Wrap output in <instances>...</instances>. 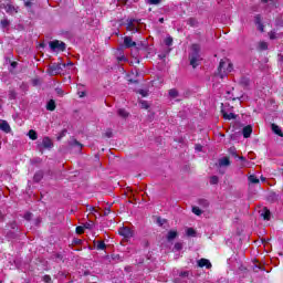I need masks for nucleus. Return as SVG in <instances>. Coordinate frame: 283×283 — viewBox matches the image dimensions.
<instances>
[{"instance_id":"obj_32","label":"nucleus","mask_w":283,"mask_h":283,"mask_svg":"<svg viewBox=\"0 0 283 283\" xmlns=\"http://www.w3.org/2000/svg\"><path fill=\"white\" fill-rule=\"evenodd\" d=\"M0 25H1L2 29L8 28V25H10V20H8V19H2V20L0 21Z\"/></svg>"},{"instance_id":"obj_15","label":"nucleus","mask_w":283,"mask_h":283,"mask_svg":"<svg viewBox=\"0 0 283 283\" xmlns=\"http://www.w3.org/2000/svg\"><path fill=\"white\" fill-rule=\"evenodd\" d=\"M134 21L135 20H130L127 23L126 30H127V32H133L134 34H136V32H138V29L136 28V24H134Z\"/></svg>"},{"instance_id":"obj_37","label":"nucleus","mask_w":283,"mask_h":283,"mask_svg":"<svg viewBox=\"0 0 283 283\" xmlns=\"http://www.w3.org/2000/svg\"><path fill=\"white\" fill-rule=\"evenodd\" d=\"M83 227H84V229H90V230H92V229H94V222H93V221L85 222V223L83 224Z\"/></svg>"},{"instance_id":"obj_34","label":"nucleus","mask_w":283,"mask_h":283,"mask_svg":"<svg viewBox=\"0 0 283 283\" xmlns=\"http://www.w3.org/2000/svg\"><path fill=\"white\" fill-rule=\"evenodd\" d=\"M17 98V91L10 90L9 91V101H14Z\"/></svg>"},{"instance_id":"obj_45","label":"nucleus","mask_w":283,"mask_h":283,"mask_svg":"<svg viewBox=\"0 0 283 283\" xmlns=\"http://www.w3.org/2000/svg\"><path fill=\"white\" fill-rule=\"evenodd\" d=\"M163 0H148V3L150 6H158L159 3H161Z\"/></svg>"},{"instance_id":"obj_58","label":"nucleus","mask_w":283,"mask_h":283,"mask_svg":"<svg viewBox=\"0 0 283 283\" xmlns=\"http://www.w3.org/2000/svg\"><path fill=\"white\" fill-rule=\"evenodd\" d=\"M254 271H255V273H258V271H264V269H262V266H255Z\"/></svg>"},{"instance_id":"obj_8","label":"nucleus","mask_w":283,"mask_h":283,"mask_svg":"<svg viewBox=\"0 0 283 283\" xmlns=\"http://www.w3.org/2000/svg\"><path fill=\"white\" fill-rule=\"evenodd\" d=\"M198 266L200 268V269H211V261H209V259H200L199 261H198Z\"/></svg>"},{"instance_id":"obj_14","label":"nucleus","mask_w":283,"mask_h":283,"mask_svg":"<svg viewBox=\"0 0 283 283\" xmlns=\"http://www.w3.org/2000/svg\"><path fill=\"white\" fill-rule=\"evenodd\" d=\"M94 245L97 251H105V249H107L105 241H94Z\"/></svg>"},{"instance_id":"obj_63","label":"nucleus","mask_w":283,"mask_h":283,"mask_svg":"<svg viewBox=\"0 0 283 283\" xmlns=\"http://www.w3.org/2000/svg\"><path fill=\"white\" fill-rule=\"evenodd\" d=\"M67 65H74V63H72V62H69V63H65V67H67Z\"/></svg>"},{"instance_id":"obj_12","label":"nucleus","mask_w":283,"mask_h":283,"mask_svg":"<svg viewBox=\"0 0 283 283\" xmlns=\"http://www.w3.org/2000/svg\"><path fill=\"white\" fill-rule=\"evenodd\" d=\"M271 129H272L273 134H275L276 136H280V138H283L282 128H280L277 126V124H271Z\"/></svg>"},{"instance_id":"obj_39","label":"nucleus","mask_w":283,"mask_h":283,"mask_svg":"<svg viewBox=\"0 0 283 283\" xmlns=\"http://www.w3.org/2000/svg\"><path fill=\"white\" fill-rule=\"evenodd\" d=\"M192 213H195V216H202V210L198 207H192Z\"/></svg>"},{"instance_id":"obj_19","label":"nucleus","mask_w":283,"mask_h":283,"mask_svg":"<svg viewBox=\"0 0 283 283\" xmlns=\"http://www.w3.org/2000/svg\"><path fill=\"white\" fill-rule=\"evenodd\" d=\"M48 112H54L56 109V102L54 99H50L46 104Z\"/></svg>"},{"instance_id":"obj_51","label":"nucleus","mask_w":283,"mask_h":283,"mask_svg":"<svg viewBox=\"0 0 283 283\" xmlns=\"http://www.w3.org/2000/svg\"><path fill=\"white\" fill-rule=\"evenodd\" d=\"M180 277H189V272L188 271H184V272H180Z\"/></svg>"},{"instance_id":"obj_33","label":"nucleus","mask_w":283,"mask_h":283,"mask_svg":"<svg viewBox=\"0 0 283 283\" xmlns=\"http://www.w3.org/2000/svg\"><path fill=\"white\" fill-rule=\"evenodd\" d=\"M186 233L189 238H195L196 230L193 228H188Z\"/></svg>"},{"instance_id":"obj_46","label":"nucleus","mask_w":283,"mask_h":283,"mask_svg":"<svg viewBox=\"0 0 283 283\" xmlns=\"http://www.w3.org/2000/svg\"><path fill=\"white\" fill-rule=\"evenodd\" d=\"M43 282H45V283L52 282V276L45 274V275L43 276Z\"/></svg>"},{"instance_id":"obj_55","label":"nucleus","mask_w":283,"mask_h":283,"mask_svg":"<svg viewBox=\"0 0 283 283\" xmlns=\"http://www.w3.org/2000/svg\"><path fill=\"white\" fill-rule=\"evenodd\" d=\"M86 207H87V211H90L91 213H94V211H96V208L92 206H86Z\"/></svg>"},{"instance_id":"obj_50","label":"nucleus","mask_w":283,"mask_h":283,"mask_svg":"<svg viewBox=\"0 0 283 283\" xmlns=\"http://www.w3.org/2000/svg\"><path fill=\"white\" fill-rule=\"evenodd\" d=\"M139 94H140L144 98L149 95V93H147V91H145V90H140V91H139Z\"/></svg>"},{"instance_id":"obj_13","label":"nucleus","mask_w":283,"mask_h":283,"mask_svg":"<svg viewBox=\"0 0 283 283\" xmlns=\"http://www.w3.org/2000/svg\"><path fill=\"white\" fill-rule=\"evenodd\" d=\"M219 167H231V159L229 157H222L219 159Z\"/></svg>"},{"instance_id":"obj_43","label":"nucleus","mask_w":283,"mask_h":283,"mask_svg":"<svg viewBox=\"0 0 283 283\" xmlns=\"http://www.w3.org/2000/svg\"><path fill=\"white\" fill-rule=\"evenodd\" d=\"M140 105H142V109H149V104L147 103V101H142Z\"/></svg>"},{"instance_id":"obj_61","label":"nucleus","mask_w":283,"mask_h":283,"mask_svg":"<svg viewBox=\"0 0 283 283\" xmlns=\"http://www.w3.org/2000/svg\"><path fill=\"white\" fill-rule=\"evenodd\" d=\"M118 61H127V57L126 56H120V57H118Z\"/></svg>"},{"instance_id":"obj_35","label":"nucleus","mask_w":283,"mask_h":283,"mask_svg":"<svg viewBox=\"0 0 283 283\" xmlns=\"http://www.w3.org/2000/svg\"><path fill=\"white\" fill-rule=\"evenodd\" d=\"M66 135H67V129H63L62 132L59 133L57 140L65 138Z\"/></svg>"},{"instance_id":"obj_17","label":"nucleus","mask_w":283,"mask_h":283,"mask_svg":"<svg viewBox=\"0 0 283 283\" xmlns=\"http://www.w3.org/2000/svg\"><path fill=\"white\" fill-rule=\"evenodd\" d=\"M261 218H263V220H271V210H269V208L264 207L261 213Z\"/></svg>"},{"instance_id":"obj_52","label":"nucleus","mask_w":283,"mask_h":283,"mask_svg":"<svg viewBox=\"0 0 283 283\" xmlns=\"http://www.w3.org/2000/svg\"><path fill=\"white\" fill-rule=\"evenodd\" d=\"M241 84L242 85H249V78H247V77H243L242 80H241Z\"/></svg>"},{"instance_id":"obj_3","label":"nucleus","mask_w":283,"mask_h":283,"mask_svg":"<svg viewBox=\"0 0 283 283\" xmlns=\"http://www.w3.org/2000/svg\"><path fill=\"white\" fill-rule=\"evenodd\" d=\"M53 147L54 143H52V139L48 136L42 139L41 144H38V149L41 151V154H43L42 149H52Z\"/></svg>"},{"instance_id":"obj_22","label":"nucleus","mask_w":283,"mask_h":283,"mask_svg":"<svg viewBox=\"0 0 283 283\" xmlns=\"http://www.w3.org/2000/svg\"><path fill=\"white\" fill-rule=\"evenodd\" d=\"M33 180L35 182H41V180H43V171L35 172L34 176H33Z\"/></svg>"},{"instance_id":"obj_4","label":"nucleus","mask_w":283,"mask_h":283,"mask_svg":"<svg viewBox=\"0 0 283 283\" xmlns=\"http://www.w3.org/2000/svg\"><path fill=\"white\" fill-rule=\"evenodd\" d=\"M224 65H227V62H224V60H221L218 66V73L222 74V70H223V74H229L230 72H233V64L229 63L227 69H224Z\"/></svg>"},{"instance_id":"obj_1","label":"nucleus","mask_w":283,"mask_h":283,"mask_svg":"<svg viewBox=\"0 0 283 283\" xmlns=\"http://www.w3.org/2000/svg\"><path fill=\"white\" fill-rule=\"evenodd\" d=\"M65 63H52L51 65H49L48 67V74H50V76H56V74H61L63 72V67H65Z\"/></svg>"},{"instance_id":"obj_30","label":"nucleus","mask_w":283,"mask_h":283,"mask_svg":"<svg viewBox=\"0 0 283 283\" xmlns=\"http://www.w3.org/2000/svg\"><path fill=\"white\" fill-rule=\"evenodd\" d=\"M75 233H77V235H83V233H85V228H84V226H78V227H76Z\"/></svg>"},{"instance_id":"obj_2","label":"nucleus","mask_w":283,"mask_h":283,"mask_svg":"<svg viewBox=\"0 0 283 283\" xmlns=\"http://www.w3.org/2000/svg\"><path fill=\"white\" fill-rule=\"evenodd\" d=\"M49 48L52 50V52H65L66 50L65 42L59 40L49 42Z\"/></svg>"},{"instance_id":"obj_10","label":"nucleus","mask_w":283,"mask_h":283,"mask_svg":"<svg viewBox=\"0 0 283 283\" xmlns=\"http://www.w3.org/2000/svg\"><path fill=\"white\" fill-rule=\"evenodd\" d=\"M221 114L224 120H235V118H238V115H235L234 113H227V111L224 109H221Z\"/></svg>"},{"instance_id":"obj_6","label":"nucleus","mask_w":283,"mask_h":283,"mask_svg":"<svg viewBox=\"0 0 283 283\" xmlns=\"http://www.w3.org/2000/svg\"><path fill=\"white\" fill-rule=\"evenodd\" d=\"M1 8H3L7 12V14H12L13 12L15 14L19 13V7H14L12 3L1 4Z\"/></svg>"},{"instance_id":"obj_49","label":"nucleus","mask_w":283,"mask_h":283,"mask_svg":"<svg viewBox=\"0 0 283 283\" xmlns=\"http://www.w3.org/2000/svg\"><path fill=\"white\" fill-rule=\"evenodd\" d=\"M270 39H271V41H274V39H277V33L271 31L270 32Z\"/></svg>"},{"instance_id":"obj_20","label":"nucleus","mask_w":283,"mask_h":283,"mask_svg":"<svg viewBox=\"0 0 283 283\" xmlns=\"http://www.w3.org/2000/svg\"><path fill=\"white\" fill-rule=\"evenodd\" d=\"M176 238H178V231L170 230L167 234L168 242H171V240H176Z\"/></svg>"},{"instance_id":"obj_38","label":"nucleus","mask_w":283,"mask_h":283,"mask_svg":"<svg viewBox=\"0 0 283 283\" xmlns=\"http://www.w3.org/2000/svg\"><path fill=\"white\" fill-rule=\"evenodd\" d=\"M218 182H220V179L218 178V176H212L210 178V185H218Z\"/></svg>"},{"instance_id":"obj_47","label":"nucleus","mask_w":283,"mask_h":283,"mask_svg":"<svg viewBox=\"0 0 283 283\" xmlns=\"http://www.w3.org/2000/svg\"><path fill=\"white\" fill-rule=\"evenodd\" d=\"M165 222H167V220L161 219L160 217L157 218V223L159 224V227H163V224H165Z\"/></svg>"},{"instance_id":"obj_16","label":"nucleus","mask_w":283,"mask_h":283,"mask_svg":"<svg viewBox=\"0 0 283 283\" xmlns=\"http://www.w3.org/2000/svg\"><path fill=\"white\" fill-rule=\"evenodd\" d=\"M190 65L196 70L198 66V62L200 61V56L198 55H189Z\"/></svg>"},{"instance_id":"obj_36","label":"nucleus","mask_w":283,"mask_h":283,"mask_svg":"<svg viewBox=\"0 0 283 283\" xmlns=\"http://www.w3.org/2000/svg\"><path fill=\"white\" fill-rule=\"evenodd\" d=\"M230 156H233V158H239L238 153L235 151V147L229 148Z\"/></svg>"},{"instance_id":"obj_24","label":"nucleus","mask_w":283,"mask_h":283,"mask_svg":"<svg viewBox=\"0 0 283 283\" xmlns=\"http://www.w3.org/2000/svg\"><path fill=\"white\" fill-rule=\"evenodd\" d=\"M28 136L31 140H36V138H39V135L36 134V130H34V129H30L28 133Z\"/></svg>"},{"instance_id":"obj_60","label":"nucleus","mask_w":283,"mask_h":283,"mask_svg":"<svg viewBox=\"0 0 283 283\" xmlns=\"http://www.w3.org/2000/svg\"><path fill=\"white\" fill-rule=\"evenodd\" d=\"M197 151H202V146L198 145L196 146Z\"/></svg>"},{"instance_id":"obj_23","label":"nucleus","mask_w":283,"mask_h":283,"mask_svg":"<svg viewBox=\"0 0 283 283\" xmlns=\"http://www.w3.org/2000/svg\"><path fill=\"white\" fill-rule=\"evenodd\" d=\"M198 205L202 207L203 209H209V200L207 199H199Z\"/></svg>"},{"instance_id":"obj_11","label":"nucleus","mask_w":283,"mask_h":283,"mask_svg":"<svg viewBox=\"0 0 283 283\" xmlns=\"http://www.w3.org/2000/svg\"><path fill=\"white\" fill-rule=\"evenodd\" d=\"M124 46L129 49V48H136V42L132 40V36H125L124 38Z\"/></svg>"},{"instance_id":"obj_48","label":"nucleus","mask_w":283,"mask_h":283,"mask_svg":"<svg viewBox=\"0 0 283 283\" xmlns=\"http://www.w3.org/2000/svg\"><path fill=\"white\" fill-rule=\"evenodd\" d=\"M24 220H28V221L32 220V212H27L24 214Z\"/></svg>"},{"instance_id":"obj_29","label":"nucleus","mask_w":283,"mask_h":283,"mask_svg":"<svg viewBox=\"0 0 283 283\" xmlns=\"http://www.w3.org/2000/svg\"><path fill=\"white\" fill-rule=\"evenodd\" d=\"M52 259L55 260V262H63V254L55 253L53 254Z\"/></svg>"},{"instance_id":"obj_5","label":"nucleus","mask_w":283,"mask_h":283,"mask_svg":"<svg viewBox=\"0 0 283 283\" xmlns=\"http://www.w3.org/2000/svg\"><path fill=\"white\" fill-rule=\"evenodd\" d=\"M118 233L126 240H129V238H134V231L129 229V227L119 228Z\"/></svg>"},{"instance_id":"obj_18","label":"nucleus","mask_w":283,"mask_h":283,"mask_svg":"<svg viewBox=\"0 0 283 283\" xmlns=\"http://www.w3.org/2000/svg\"><path fill=\"white\" fill-rule=\"evenodd\" d=\"M191 50L192 52L190 53V55L200 56V44H192Z\"/></svg>"},{"instance_id":"obj_21","label":"nucleus","mask_w":283,"mask_h":283,"mask_svg":"<svg viewBox=\"0 0 283 283\" xmlns=\"http://www.w3.org/2000/svg\"><path fill=\"white\" fill-rule=\"evenodd\" d=\"M249 182L252 185H260V179L255 175H250L248 177Z\"/></svg>"},{"instance_id":"obj_25","label":"nucleus","mask_w":283,"mask_h":283,"mask_svg":"<svg viewBox=\"0 0 283 283\" xmlns=\"http://www.w3.org/2000/svg\"><path fill=\"white\" fill-rule=\"evenodd\" d=\"M187 24L190 25V28H196L198 27V20L196 18H189Z\"/></svg>"},{"instance_id":"obj_40","label":"nucleus","mask_w":283,"mask_h":283,"mask_svg":"<svg viewBox=\"0 0 283 283\" xmlns=\"http://www.w3.org/2000/svg\"><path fill=\"white\" fill-rule=\"evenodd\" d=\"M259 48L260 50H269V44L266 42H260Z\"/></svg>"},{"instance_id":"obj_53","label":"nucleus","mask_w":283,"mask_h":283,"mask_svg":"<svg viewBox=\"0 0 283 283\" xmlns=\"http://www.w3.org/2000/svg\"><path fill=\"white\" fill-rule=\"evenodd\" d=\"M25 8H32V0H27L24 2Z\"/></svg>"},{"instance_id":"obj_64","label":"nucleus","mask_w":283,"mask_h":283,"mask_svg":"<svg viewBox=\"0 0 283 283\" xmlns=\"http://www.w3.org/2000/svg\"><path fill=\"white\" fill-rule=\"evenodd\" d=\"M159 23H165V18H160Z\"/></svg>"},{"instance_id":"obj_42","label":"nucleus","mask_w":283,"mask_h":283,"mask_svg":"<svg viewBox=\"0 0 283 283\" xmlns=\"http://www.w3.org/2000/svg\"><path fill=\"white\" fill-rule=\"evenodd\" d=\"M105 138H112L114 136V133L112 132V129H107L104 134Z\"/></svg>"},{"instance_id":"obj_31","label":"nucleus","mask_w":283,"mask_h":283,"mask_svg":"<svg viewBox=\"0 0 283 283\" xmlns=\"http://www.w3.org/2000/svg\"><path fill=\"white\" fill-rule=\"evenodd\" d=\"M165 45H167V48H171V45H174V38L171 36L166 38Z\"/></svg>"},{"instance_id":"obj_7","label":"nucleus","mask_w":283,"mask_h":283,"mask_svg":"<svg viewBox=\"0 0 283 283\" xmlns=\"http://www.w3.org/2000/svg\"><path fill=\"white\" fill-rule=\"evenodd\" d=\"M0 129L1 132H4V134H10V132H12L10 124L4 119H0Z\"/></svg>"},{"instance_id":"obj_27","label":"nucleus","mask_w":283,"mask_h":283,"mask_svg":"<svg viewBox=\"0 0 283 283\" xmlns=\"http://www.w3.org/2000/svg\"><path fill=\"white\" fill-rule=\"evenodd\" d=\"M118 116H120V118H127V116H129V113H127V111L125 108H119L117 111Z\"/></svg>"},{"instance_id":"obj_62","label":"nucleus","mask_w":283,"mask_h":283,"mask_svg":"<svg viewBox=\"0 0 283 283\" xmlns=\"http://www.w3.org/2000/svg\"><path fill=\"white\" fill-rule=\"evenodd\" d=\"M237 158H239V160H243V161L247 160V158H244V156H239V157H237Z\"/></svg>"},{"instance_id":"obj_28","label":"nucleus","mask_w":283,"mask_h":283,"mask_svg":"<svg viewBox=\"0 0 283 283\" xmlns=\"http://www.w3.org/2000/svg\"><path fill=\"white\" fill-rule=\"evenodd\" d=\"M168 94H169L170 98H178V96H179L178 90H176V88L169 90Z\"/></svg>"},{"instance_id":"obj_41","label":"nucleus","mask_w":283,"mask_h":283,"mask_svg":"<svg viewBox=\"0 0 283 283\" xmlns=\"http://www.w3.org/2000/svg\"><path fill=\"white\" fill-rule=\"evenodd\" d=\"M174 249L175 251H182V243L180 242L175 243Z\"/></svg>"},{"instance_id":"obj_44","label":"nucleus","mask_w":283,"mask_h":283,"mask_svg":"<svg viewBox=\"0 0 283 283\" xmlns=\"http://www.w3.org/2000/svg\"><path fill=\"white\" fill-rule=\"evenodd\" d=\"M255 23H258V25H262V15L260 14L255 15Z\"/></svg>"},{"instance_id":"obj_56","label":"nucleus","mask_w":283,"mask_h":283,"mask_svg":"<svg viewBox=\"0 0 283 283\" xmlns=\"http://www.w3.org/2000/svg\"><path fill=\"white\" fill-rule=\"evenodd\" d=\"M19 65V62H17V61H13V62H11V67L13 69V70H15V67Z\"/></svg>"},{"instance_id":"obj_9","label":"nucleus","mask_w":283,"mask_h":283,"mask_svg":"<svg viewBox=\"0 0 283 283\" xmlns=\"http://www.w3.org/2000/svg\"><path fill=\"white\" fill-rule=\"evenodd\" d=\"M251 134H253V126H244L242 130L243 138H251Z\"/></svg>"},{"instance_id":"obj_57","label":"nucleus","mask_w":283,"mask_h":283,"mask_svg":"<svg viewBox=\"0 0 283 283\" xmlns=\"http://www.w3.org/2000/svg\"><path fill=\"white\" fill-rule=\"evenodd\" d=\"M158 59H160L161 61H164V59H167V55H166V54H159V55H158Z\"/></svg>"},{"instance_id":"obj_26","label":"nucleus","mask_w":283,"mask_h":283,"mask_svg":"<svg viewBox=\"0 0 283 283\" xmlns=\"http://www.w3.org/2000/svg\"><path fill=\"white\" fill-rule=\"evenodd\" d=\"M70 147H78L80 151L81 149H83V144H81L78 140L73 139L72 142H70Z\"/></svg>"},{"instance_id":"obj_54","label":"nucleus","mask_w":283,"mask_h":283,"mask_svg":"<svg viewBox=\"0 0 283 283\" xmlns=\"http://www.w3.org/2000/svg\"><path fill=\"white\" fill-rule=\"evenodd\" d=\"M111 213H112V209L111 208H105L104 216H109Z\"/></svg>"},{"instance_id":"obj_59","label":"nucleus","mask_w":283,"mask_h":283,"mask_svg":"<svg viewBox=\"0 0 283 283\" xmlns=\"http://www.w3.org/2000/svg\"><path fill=\"white\" fill-rule=\"evenodd\" d=\"M128 83H134V84H136V85H137V83H138V80H133V78H129V80H128Z\"/></svg>"}]
</instances>
